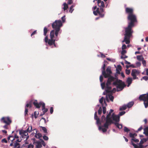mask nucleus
<instances>
[{
	"mask_svg": "<svg viewBox=\"0 0 148 148\" xmlns=\"http://www.w3.org/2000/svg\"><path fill=\"white\" fill-rule=\"evenodd\" d=\"M127 20L130 21L128 23V25L135 26V23L137 22L136 16L134 14H129L127 17Z\"/></svg>",
	"mask_w": 148,
	"mask_h": 148,
	"instance_id": "4",
	"label": "nucleus"
},
{
	"mask_svg": "<svg viewBox=\"0 0 148 148\" xmlns=\"http://www.w3.org/2000/svg\"><path fill=\"white\" fill-rule=\"evenodd\" d=\"M127 107L126 105H124L120 108L119 110L121 111L125 110L126 109Z\"/></svg>",
	"mask_w": 148,
	"mask_h": 148,
	"instance_id": "35",
	"label": "nucleus"
},
{
	"mask_svg": "<svg viewBox=\"0 0 148 148\" xmlns=\"http://www.w3.org/2000/svg\"><path fill=\"white\" fill-rule=\"evenodd\" d=\"M142 63L144 66H146V62L145 60H144V59L142 60Z\"/></svg>",
	"mask_w": 148,
	"mask_h": 148,
	"instance_id": "42",
	"label": "nucleus"
},
{
	"mask_svg": "<svg viewBox=\"0 0 148 148\" xmlns=\"http://www.w3.org/2000/svg\"><path fill=\"white\" fill-rule=\"evenodd\" d=\"M108 128H102V126H99V130H102V131L103 132H106L107 131V129Z\"/></svg>",
	"mask_w": 148,
	"mask_h": 148,
	"instance_id": "30",
	"label": "nucleus"
},
{
	"mask_svg": "<svg viewBox=\"0 0 148 148\" xmlns=\"http://www.w3.org/2000/svg\"><path fill=\"white\" fill-rule=\"evenodd\" d=\"M138 99L140 101H144L145 108H147L148 107V93L140 95Z\"/></svg>",
	"mask_w": 148,
	"mask_h": 148,
	"instance_id": "5",
	"label": "nucleus"
},
{
	"mask_svg": "<svg viewBox=\"0 0 148 148\" xmlns=\"http://www.w3.org/2000/svg\"><path fill=\"white\" fill-rule=\"evenodd\" d=\"M112 84L116 86L117 91L122 90L126 86L124 82L118 79L114 82Z\"/></svg>",
	"mask_w": 148,
	"mask_h": 148,
	"instance_id": "3",
	"label": "nucleus"
},
{
	"mask_svg": "<svg viewBox=\"0 0 148 148\" xmlns=\"http://www.w3.org/2000/svg\"><path fill=\"white\" fill-rule=\"evenodd\" d=\"M114 122H113L110 117H106V121L105 123L104 124L103 127L106 128H108L109 125H111L112 123L114 124Z\"/></svg>",
	"mask_w": 148,
	"mask_h": 148,
	"instance_id": "9",
	"label": "nucleus"
},
{
	"mask_svg": "<svg viewBox=\"0 0 148 148\" xmlns=\"http://www.w3.org/2000/svg\"><path fill=\"white\" fill-rule=\"evenodd\" d=\"M136 58L137 60L139 61H142L144 59L142 55L137 56Z\"/></svg>",
	"mask_w": 148,
	"mask_h": 148,
	"instance_id": "27",
	"label": "nucleus"
},
{
	"mask_svg": "<svg viewBox=\"0 0 148 148\" xmlns=\"http://www.w3.org/2000/svg\"><path fill=\"white\" fill-rule=\"evenodd\" d=\"M148 140V137L147 138H143V139H141L140 143V144H143L145 142H146Z\"/></svg>",
	"mask_w": 148,
	"mask_h": 148,
	"instance_id": "24",
	"label": "nucleus"
},
{
	"mask_svg": "<svg viewBox=\"0 0 148 148\" xmlns=\"http://www.w3.org/2000/svg\"><path fill=\"white\" fill-rule=\"evenodd\" d=\"M42 136V134L40 133L36 134L35 135V137L37 138H40Z\"/></svg>",
	"mask_w": 148,
	"mask_h": 148,
	"instance_id": "36",
	"label": "nucleus"
},
{
	"mask_svg": "<svg viewBox=\"0 0 148 148\" xmlns=\"http://www.w3.org/2000/svg\"><path fill=\"white\" fill-rule=\"evenodd\" d=\"M8 140H10L12 141L11 143L10 144V146H14V148H21L20 145L19 143H17L16 142H14V136H10L8 137Z\"/></svg>",
	"mask_w": 148,
	"mask_h": 148,
	"instance_id": "6",
	"label": "nucleus"
},
{
	"mask_svg": "<svg viewBox=\"0 0 148 148\" xmlns=\"http://www.w3.org/2000/svg\"><path fill=\"white\" fill-rule=\"evenodd\" d=\"M133 141L135 143L139 142V140L138 139H136L135 138H132L131 139V144L132 145V143H133Z\"/></svg>",
	"mask_w": 148,
	"mask_h": 148,
	"instance_id": "31",
	"label": "nucleus"
},
{
	"mask_svg": "<svg viewBox=\"0 0 148 148\" xmlns=\"http://www.w3.org/2000/svg\"><path fill=\"white\" fill-rule=\"evenodd\" d=\"M132 79L131 77H128L127 80V82L128 83L127 86L129 87L132 82Z\"/></svg>",
	"mask_w": 148,
	"mask_h": 148,
	"instance_id": "22",
	"label": "nucleus"
},
{
	"mask_svg": "<svg viewBox=\"0 0 148 148\" xmlns=\"http://www.w3.org/2000/svg\"><path fill=\"white\" fill-rule=\"evenodd\" d=\"M114 124L119 129H121L122 127V125L119 124L118 123H114Z\"/></svg>",
	"mask_w": 148,
	"mask_h": 148,
	"instance_id": "25",
	"label": "nucleus"
},
{
	"mask_svg": "<svg viewBox=\"0 0 148 148\" xmlns=\"http://www.w3.org/2000/svg\"><path fill=\"white\" fill-rule=\"evenodd\" d=\"M126 48V46L125 45L123 44V45L122 47V50H124Z\"/></svg>",
	"mask_w": 148,
	"mask_h": 148,
	"instance_id": "57",
	"label": "nucleus"
},
{
	"mask_svg": "<svg viewBox=\"0 0 148 148\" xmlns=\"http://www.w3.org/2000/svg\"><path fill=\"white\" fill-rule=\"evenodd\" d=\"M112 73L111 70V68L110 67L108 66L106 69V72L105 71H102V74L104 76L105 78H106L111 75V74Z\"/></svg>",
	"mask_w": 148,
	"mask_h": 148,
	"instance_id": "8",
	"label": "nucleus"
},
{
	"mask_svg": "<svg viewBox=\"0 0 148 148\" xmlns=\"http://www.w3.org/2000/svg\"><path fill=\"white\" fill-rule=\"evenodd\" d=\"M36 143H37L36 148H41L42 147V145L40 142L37 141Z\"/></svg>",
	"mask_w": 148,
	"mask_h": 148,
	"instance_id": "26",
	"label": "nucleus"
},
{
	"mask_svg": "<svg viewBox=\"0 0 148 148\" xmlns=\"http://www.w3.org/2000/svg\"><path fill=\"white\" fill-rule=\"evenodd\" d=\"M43 103H44L42 102H40L39 103L37 102V100H36L33 102V104L34 106L37 108H40L41 106H42Z\"/></svg>",
	"mask_w": 148,
	"mask_h": 148,
	"instance_id": "15",
	"label": "nucleus"
},
{
	"mask_svg": "<svg viewBox=\"0 0 148 148\" xmlns=\"http://www.w3.org/2000/svg\"><path fill=\"white\" fill-rule=\"evenodd\" d=\"M124 130L125 132H128L130 131V130L126 127H124Z\"/></svg>",
	"mask_w": 148,
	"mask_h": 148,
	"instance_id": "47",
	"label": "nucleus"
},
{
	"mask_svg": "<svg viewBox=\"0 0 148 148\" xmlns=\"http://www.w3.org/2000/svg\"><path fill=\"white\" fill-rule=\"evenodd\" d=\"M111 116L113 120L115 121V123L119 122L120 121V116H119L115 115L114 113H113Z\"/></svg>",
	"mask_w": 148,
	"mask_h": 148,
	"instance_id": "13",
	"label": "nucleus"
},
{
	"mask_svg": "<svg viewBox=\"0 0 148 148\" xmlns=\"http://www.w3.org/2000/svg\"><path fill=\"white\" fill-rule=\"evenodd\" d=\"M136 64L137 66L139 67L141 65V64L140 62H137L136 63Z\"/></svg>",
	"mask_w": 148,
	"mask_h": 148,
	"instance_id": "58",
	"label": "nucleus"
},
{
	"mask_svg": "<svg viewBox=\"0 0 148 148\" xmlns=\"http://www.w3.org/2000/svg\"><path fill=\"white\" fill-rule=\"evenodd\" d=\"M48 30L47 28L46 27H45L44 28L43 32H44V35L45 36H46L47 33L48 31Z\"/></svg>",
	"mask_w": 148,
	"mask_h": 148,
	"instance_id": "32",
	"label": "nucleus"
},
{
	"mask_svg": "<svg viewBox=\"0 0 148 148\" xmlns=\"http://www.w3.org/2000/svg\"><path fill=\"white\" fill-rule=\"evenodd\" d=\"M130 70L129 69H126L125 70V73L127 75H129L130 73Z\"/></svg>",
	"mask_w": 148,
	"mask_h": 148,
	"instance_id": "46",
	"label": "nucleus"
},
{
	"mask_svg": "<svg viewBox=\"0 0 148 148\" xmlns=\"http://www.w3.org/2000/svg\"><path fill=\"white\" fill-rule=\"evenodd\" d=\"M105 86V82H103L101 84V86L102 88L103 89L104 88Z\"/></svg>",
	"mask_w": 148,
	"mask_h": 148,
	"instance_id": "51",
	"label": "nucleus"
},
{
	"mask_svg": "<svg viewBox=\"0 0 148 148\" xmlns=\"http://www.w3.org/2000/svg\"><path fill=\"white\" fill-rule=\"evenodd\" d=\"M103 98H104L103 97H102L99 100V102L101 104H103Z\"/></svg>",
	"mask_w": 148,
	"mask_h": 148,
	"instance_id": "49",
	"label": "nucleus"
},
{
	"mask_svg": "<svg viewBox=\"0 0 148 148\" xmlns=\"http://www.w3.org/2000/svg\"><path fill=\"white\" fill-rule=\"evenodd\" d=\"M110 84H107V83L106 84V88L107 89L106 90V91L107 93H108L111 92L110 90L112 88L111 87L109 86L110 85Z\"/></svg>",
	"mask_w": 148,
	"mask_h": 148,
	"instance_id": "20",
	"label": "nucleus"
},
{
	"mask_svg": "<svg viewBox=\"0 0 148 148\" xmlns=\"http://www.w3.org/2000/svg\"><path fill=\"white\" fill-rule=\"evenodd\" d=\"M98 6L99 7H102L103 8H104L105 7V5L104 4V3L103 1H102L100 4H99V5H98Z\"/></svg>",
	"mask_w": 148,
	"mask_h": 148,
	"instance_id": "40",
	"label": "nucleus"
},
{
	"mask_svg": "<svg viewBox=\"0 0 148 148\" xmlns=\"http://www.w3.org/2000/svg\"><path fill=\"white\" fill-rule=\"evenodd\" d=\"M144 131L143 134L148 137V127H145L144 129Z\"/></svg>",
	"mask_w": 148,
	"mask_h": 148,
	"instance_id": "23",
	"label": "nucleus"
},
{
	"mask_svg": "<svg viewBox=\"0 0 148 148\" xmlns=\"http://www.w3.org/2000/svg\"><path fill=\"white\" fill-rule=\"evenodd\" d=\"M102 112V108L101 107H100L98 110V113L100 115L101 114Z\"/></svg>",
	"mask_w": 148,
	"mask_h": 148,
	"instance_id": "43",
	"label": "nucleus"
},
{
	"mask_svg": "<svg viewBox=\"0 0 148 148\" xmlns=\"http://www.w3.org/2000/svg\"><path fill=\"white\" fill-rule=\"evenodd\" d=\"M38 113H37L36 111H35L34 112V116L35 119H36L38 116Z\"/></svg>",
	"mask_w": 148,
	"mask_h": 148,
	"instance_id": "45",
	"label": "nucleus"
},
{
	"mask_svg": "<svg viewBox=\"0 0 148 148\" xmlns=\"http://www.w3.org/2000/svg\"><path fill=\"white\" fill-rule=\"evenodd\" d=\"M125 113V111H122L121 112H120L119 113V116H121L123 115Z\"/></svg>",
	"mask_w": 148,
	"mask_h": 148,
	"instance_id": "55",
	"label": "nucleus"
},
{
	"mask_svg": "<svg viewBox=\"0 0 148 148\" xmlns=\"http://www.w3.org/2000/svg\"><path fill=\"white\" fill-rule=\"evenodd\" d=\"M143 79L147 81L148 80V77L147 76H144L143 77Z\"/></svg>",
	"mask_w": 148,
	"mask_h": 148,
	"instance_id": "60",
	"label": "nucleus"
},
{
	"mask_svg": "<svg viewBox=\"0 0 148 148\" xmlns=\"http://www.w3.org/2000/svg\"><path fill=\"white\" fill-rule=\"evenodd\" d=\"M27 108H28V102H26V105L25 106V116L26 115H27V113L28 112V109Z\"/></svg>",
	"mask_w": 148,
	"mask_h": 148,
	"instance_id": "33",
	"label": "nucleus"
},
{
	"mask_svg": "<svg viewBox=\"0 0 148 148\" xmlns=\"http://www.w3.org/2000/svg\"><path fill=\"white\" fill-rule=\"evenodd\" d=\"M116 69H118L119 70L121 71L122 69L121 66L120 65H118Z\"/></svg>",
	"mask_w": 148,
	"mask_h": 148,
	"instance_id": "53",
	"label": "nucleus"
},
{
	"mask_svg": "<svg viewBox=\"0 0 148 148\" xmlns=\"http://www.w3.org/2000/svg\"><path fill=\"white\" fill-rule=\"evenodd\" d=\"M43 139L45 140H48V139H49V138H48V137L47 136H44L43 137Z\"/></svg>",
	"mask_w": 148,
	"mask_h": 148,
	"instance_id": "54",
	"label": "nucleus"
},
{
	"mask_svg": "<svg viewBox=\"0 0 148 148\" xmlns=\"http://www.w3.org/2000/svg\"><path fill=\"white\" fill-rule=\"evenodd\" d=\"M126 52H127L126 50H122L121 52V54L122 55H124L126 53Z\"/></svg>",
	"mask_w": 148,
	"mask_h": 148,
	"instance_id": "56",
	"label": "nucleus"
},
{
	"mask_svg": "<svg viewBox=\"0 0 148 148\" xmlns=\"http://www.w3.org/2000/svg\"><path fill=\"white\" fill-rule=\"evenodd\" d=\"M106 65L105 64H103V66L102 68V71H105V70Z\"/></svg>",
	"mask_w": 148,
	"mask_h": 148,
	"instance_id": "62",
	"label": "nucleus"
},
{
	"mask_svg": "<svg viewBox=\"0 0 148 148\" xmlns=\"http://www.w3.org/2000/svg\"><path fill=\"white\" fill-rule=\"evenodd\" d=\"M125 13L128 14V15L129 14H134V10L132 8L127 7L125 8Z\"/></svg>",
	"mask_w": 148,
	"mask_h": 148,
	"instance_id": "14",
	"label": "nucleus"
},
{
	"mask_svg": "<svg viewBox=\"0 0 148 148\" xmlns=\"http://www.w3.org/2000/svg\"><path fill=\"white\" fill-rule=\"evenodd\" d=\"M134 26L128 25L127 27L125 28V34L124 40L122 42H125L126 44H129L130 43V38L132 36L133 31L132 28Z\"/></svg>",
	"mask_w": 148,
	"mask_h": 148,
	"instance_id": "2",
	"label": "nucleus"
},
{
	"mask_svg": "<svg viewBox=\"0 0 148 148\" xmlns=\"http://www.w3.org/2000/svg\"><path fill=\"white\" fill-rule=\"evenodd\" d=\"M94 119L95 120H96V123L97 124L101 125V120L98 117L97 115V112H96L95 113Z\"/></svg>",
	"mask_w": 148,
	"mask_h": 148,
	"instance_id": "17",
	"label": "nucleus"
},
{
	"mask_svg": "<svg viewBox=\"0 0 148 148\" xmlns=\"http://www.w3.org/2000/svg\"><path fill=\"white\" fill-rule=\"evenodd\" d=\"M103 8L101 7L100 10L99 8H97L96 11H93L94 14L95 16H97L98 14H99L100 17H103L104 16V14L103 13L104 12V9Z\"/></svg>",
	"mask_w": 148,
	"mask_h": 148,
	"instance_id": "7",
	"label": "nucleus"
},
{
	"mask_svg": "<svg viewBox=\"0 0 148 148\" xmlns=\"http://www.w3.org/2000/svg\"><path fill=\"white\" fill-rule=\"evenodd\" d=\"M63 5L64 6L63 9H64V10L65 11L68 8V4L66 3H63Z\"/></svg>",
	"mask_w": 148,
	"mask_h": 148,
	"instance_id": "37",
	"label": "nucleus"
},
{
	"mask_svg": "<svg viewBox=\"0 0 148 148\" xmlns=\"http://www.w3.org/2000/svg\"><path fill=\"white\" fill-rule=\"evenodd\" d=\"M143 129V127L142 126H141L138 130L137 131H136V132H138L139 131H140Z\"/></svg>",
	"mask_w": 148,
	"mask_h": 148,
	"instance_id": "52",
	"label": "nucleus"
},
{
	"mask_svg": "<svg viewBox=\"0 0 148 148\" xmlns=\"http://www.w3.org/2000/svg\"><path fill=\"white\" fill-rule=\"evenodd\" d=\"M42 108V110L43 113V114H44L48 111V109L45 108V103H43Z\"/></svg>",
	"mask_w": 148,
	"mask_h": 148,
	"instance_id": "21",
	"label": "nucleus"
},
{
	"mask_svg": "<svg viewBox=\"0 0 148 148\" xmlns=\"http://www.w3.org/2000/svg\"><path fill=\"white\" fill-rule=\"evenodd\" d=\"M108 77V79L106 82L107 85L108 84H111V82L114 81L115 79V77L111 75H110V76Z\"/></svg>",
	"mask_w": 148,
	"mask_h": 148,
	"instance_id": "16",
	"label": "nucleus"
},
{
	"mask_svg": "<svg viewBox=\"0 0 148 148\" xmlns=\"http://www.w3.org/2000/svg\"><path fill=\"white\" fill-rule=\"evenodd\" d=\"M45 42L47 43L48 42V40L47 36H45Z\"/></svg>",
	"mask_w": 148,
	"mask_h": 148,
	"instance_id": "59",
	"label": "nucleus"
},
{
	"mask_svg": "<svg viewBox=\"0 0 148 148\" xmlns=\"http://www.w3.org/2000/svg\"><path fill=\"white\" fill-rule=\"evenodd\" d=\"M1 121L7 125H10L12 123V121L9 117H3L1 119Z\"/></svg>",
	"mask_w": 148,
	"mask_h": 148,
	"instance_id": "10",
	"label": "nucleus"
},
{
	"mask_svg": "<svg viewBox=\"0 0 148 148\" xmlns=\"http://www.w3.org/2000/svg\"><path fill=\"white\" fill-rule=\"evenodd\" d=\"M74 5H72L70 8L69 12L71 13H72L74 10V9H73V8L74 7Z\"/></svg>",
	"mask_w": 148,
	"mask_h": 148,
	"instance_id": "39",
	"label": "nucleus"
},
{
	"mask_svg": "<svg viewBox=\"0 0 148 148\" xmlns=\"http://www.w3.org/2000/svg\"><path fill=\"white\" fill-rule=\"evenodd\" d=\"M68 4H71L73 3L72 0H68Z\"/></svg>",
	"mask_w": 148,
	"mask_h": 148,
	"instance_id": "63",
	"label": "nucleus"
},
{
	"mask_svg": "<svg viewBox=\"0 0 148 148\" xmlns=\"http://www.w3.org/2000/svg\"><path fill=\"white\" fill-rule=\"evenodd\" d=\"M134 104V102L131 101L128 103L126 106L127 108H131L133 105Z\"/></svg>",
	"mask_w": 148,
	"mask_h": 148,
	"instance_id": "28",
	"label": "nucleus"
},
{
	"mask_svg": "<svg viewBox=\"0 0 148 148\" xmlns=\"http://www.w3.org/2000/svg\"><path fill=\"white\" fill-rule=\"evenodd\" d=\"M42 129L44 133H47L46 128L45 127H42Z\"/></svg>",
	"mask_w": 148,
	"mask_h": 148,
	"instance_id": "48",
	"label": "nucleus"
},
{
	"mask_svg": "<svg viewBox=\"0 0 148 148\" xmlns=\"http://www.w3.org/2000/svg\"><path fill=\"white\" fill-rule=\"evenodd\" d=\"M19 134L23 138H26V140L28 139V128L25 131L23 130H20L19 131Z\"/></svg>",
	"mask_w": 148,
	"mask_h": 148,
	"instance_id": "11",
	"label": "nucleus"
},
{
	"mask_svg": "<svg viewBox=\"0 0 148 148\" xmlns=\"http://www.w3.org/2000/svg\"><path fill=\"white\" fill-rule=\"evenodd\" d=\"M114 111V110L112 109H110V111L109 112V113L107 115L106 117H110L111 114Z\"/></svg>",
	"mask_w": 148,
	"mask_h": 148,
	"instance_id": "38",
	"label": "nucleus"
},
{
	"mask_svg": "<svg viewBox=\"0 0 148 148\" xmlns=\"http://www.w3.org/2000/svg\"><path fill=\"white\" fill-rule=\"evenodd\" d=\"M106 121V118L105 117V116L104 115H103L101 117V122L102 123H104Z\"/></svg>",
	"mask_w": 148,
	"mask_h": 148,
	"instance_id": "34",
	"label": "nucleus"
},
{
	"mask_svg": "<svg viewBox=\"0 0 148 148\" xmlns=\"http://www.w3.org/2000/svg\"><path fill=\"white\" fill-rule=\"evenodd\" d=\"M108 97L110 101H113L114 99V97L112 95H109Z\"/></svg>",
	"mask_w": 148,
	"mask_h": 148,
	"instance_id": "41",
	"label": "nucleus"
},
{
	"mask_svg": "<svg viewBox=\"0 0 148 148\" xmlns=\"http://www.w3.org/2000/svg\"><path fill=\"white\" fill-rule=\"evenodd\" d=\"M62 21L60 20H56L52 24V27L54 29L51 31L50 33V38H53L54 34L57 37L58 33H61L60 32V27L62 26Z\"/></svg>",
	"mask_w": 148,
	"mask_h": 148,
	"instance_id": "1",
	"label": "nucleus"
},
{
	"mask_svg": "<svg viewBox=\"0 0 148 148\" xmlns=\"http://www.w3.org/2000/svg\"><path fill=\"white\" fill-rule=\"evenodd\" d=\"M40 140L41 141V143L42 145L45 147L46 145V144L45 143V142L42 139H40Z\"/></svg>",
	"mask_w": 148,
	"mask_h": 148,
	"instance_id": "44",
	"label": "nucleus"
},
{
	"mask_svg": "<svg viewBox=\"0 0 148 148\" xmlns=\"http://www.w3.org/2000/svg\"><path fill=\"white\" fill-rule=\"evenodd\" d=\"M106 112V108L105 107H103V112L104 114H105Z\"/></svg>",
	"mask_w": 148,
	"mask_h": 148,
	"instance_id": "50",
	"label": "nucleus"
},
{
	"mask_svg": "<svg viewBox=\"0 0 148 148\" xmlns=\"http://www.w3.org/2000/svg\"><path fill=\"white\" fill-rule=\"evenodd\" d=\"M53 107H51L50 109V113L51 114L53 113Z\"/></svg>",
	"mask_w": 148,
	"mask_h": 148,
	"instance_id": "61",
	"label": "nucleus"
},
{
	"mask_svg": "<svg viewBox=\"0 0 148 148\" xmlns=\"http://www.w3.org/2000/svg\"><path fill=\"white\" fill-rule=\"evenodd\" d=\"M55 39H54L53 38H50V39L48 40L47 42L49 45L51 46L55 43Z\"/></svg>",
	"mask_w": 148,
	"mask_h": 148,
	"instance_id": "19",
	"label": "nucleus"
},
{
	"mask_svg": "<svg viewBox=\"0 0 148 148\" xmlns=\"http://www.w3.org/2000/svg\"><path fill=\"white\" fill-rule=\"evenodd\" d=\"M129 136L132 138H135L134 137L137 136V134L136 133L132 134L131 133H130L129 134Z\"/></svg>",
	"mask_w": 148,
	"mask_h": 148,
	"instance_id": "29",
	"label": "nucleus"
},
{
	"mask_svg": "<svg viewBox=\"0 0 148 148\" xmlns=\"http://www.w3.org/2000/svg\"><path fill=\"white\" fill-rule=\"evenodd\" d=\"M132 145L134 146V148H144L145 146L142 144H139V146L136 145L135 143H132Z\"/></svg>",
	"mask_w": 148,
	"mask_h": 148,
	"instance_id": "18",
	"label": "nucleus"
},
{
	"mask_svg": "<svg viewBox=\"0 0 148 148\" xmlns=\"http://www.w3.org/2000/svg\"><path fill=\"white\" fill-rule=\"evenodd\" d=\"M140 73V72L135 69H133L132 71L131 75L133 77V79H138V77H136V75H139Z\"/></svg>",
	"mask_w": 148,
	"mask_h": 148,
	"instance_id": "12",
	"label": "nucleus"
},
{
	"mask_svg": "<svg viewBox=\"0 0 148 148\" xmlns=\"http://www.w3.org/2000/svg\"><path fill=\"white\" fill-rule=\"evenodd\" d=\"M2 143H7V141L5 138H4L2 140Z\"/></svg>",
	"mask_w": 148,
	"mask_h": 148,
	"instance_id": "64",
	"label": "nucleus"
}]
</instances>
